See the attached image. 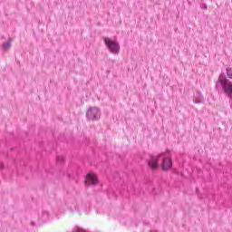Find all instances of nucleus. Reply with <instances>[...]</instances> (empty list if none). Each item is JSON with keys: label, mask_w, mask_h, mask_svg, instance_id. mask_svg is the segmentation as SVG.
I'll list each match as a JSON object with an SVG mask.
<instances>
[{"label": "nucleus", "mask_w": 232, "mask_h": 232, "mask_svg": "<svg viewBox=\"0 0 232 232\" xmlns=\"http://www.w3.org/2000/svg\"><path fill=\"white\" fill-rule=\"evenodd\" d=\"M216 90L220 93L222 92L232 101V82L226 77L224 72H221L216 82Z\"/></svg>", "instance_id": "nucleus-1"}, {"label": "nucleus", "mask_w": 232, "mask_h": 232, "mask_svg": "<svg viewBox=\"0 0 232 232\" xmlns=\"http://www.w3.org/2000/svg\"><path fill=\"white\" fill-rule=\"evenodd\" d=\"M160 160H161L162 162L161 167H162V169L164 170L170 169L171 166H173V161H171V158L164 154H160L159 156L150 157V160H149L150 168H151L152 169H157V168H159Z\"/></svg>", "instance_id": "nucleus-2"}, {"label": "nucleus", "mask_w": 232, "mask_h": 232, "mask_svg": "<svg viewBox=\"0 0 232 232\" xmlns=\"http://www.w3.org/2000/svg\"><path fill=\"white\" fill-rule=\"evenodd\" d=\"M103 41L111 53L119 55V53L121 52V44H119V42L108 37L103 38Z\"/></svg>", "instance_id": "nucleus-3"}, {"label": "nucleus", "mask_w": 232, "mask_h": 232, "mask_svg": "<svg viewBox=\"0 0 232 232\" xmlns=\"http://www.w3.org/2000/svg\"><path fill=\"white\" fill-rule=\"evenodd\" d=\"M86 117L87 121H99L101 119V109L99 107H89Z\"/></svg>", "instance_id": "nucleus-4"}, {"label": "nucleus", "mask_w": 232, "mask_h": 232, "mask_svg": "<svg viewBox=\"0 0 232 232\" xmlns=\"http://www.w3.org/2000/svg\"><path fill=\"white\" fill-rule=\"evenodd\" d=\"M92 184V186H97L99 184V179H97V176L93 173L87 174V177L85 178V184Z\"/></svg>", "instance_id": "nucleus-5"}, {"label": "nucleus", "mask_w": 232, "mask_h": 232, "mask_svg": "<svg viewBox=\"0 0 232 232\" xmlns=\"http://www.w3.org/2000/svg\"><path fill=\"white\" fill-rule=\"evenodd\" d=\"M68 208L71 209V211H76V209H79L77 207V201L75 199H72L67 203Z\"/></svg>", "instance_id": "nucleus-6"}, {"label": "nucleus", "mask_w": 232, "mask_h": 232, "mask_svg": "<svg viewBox=\"0 0 232 232\" xmlns=\"http://www.w3.org/2000/svg\"><path fill=\"white\" fill-rule=\"evenodd\" d=\"M40 219L42 222H48V220H50V213H48L46 210H44L40 216Z\"/></svg>", "instance_id": "nucleus-7"}, {"label": "nucleus", "mask_w": 232, "mask_h": 232, "mask_svg": "<svg viewBox=\"0 0 232 232\" xmlns=\"http://www.w3.org/2000/svg\"><path fill=\"white\" fill-rule=\"evenodd\" d=\"M193 102H195L196 104H200L201 102H204V97L202 96V94H200V92H198V95L194 96Z\"/></svg>", "instance_id": "nucleus-8"}, {"label": "nucleus", "mask_w": 232, "mask_h": 232, "mask_svg": "<svg viewBox=\"0 0 232 232\" xmlns=\"http://www.w3.org/2000/svg\"><path fill=\"white\" fill-rule=\"evenodd\" d=\"M12 47V38H10L7 42L4 43L2 45L3 50H10Z\"/></svg>", "instance_id": "nucleus-9"}, {"label": "nucleus", "mask_w": 232, "mask_h": 232, "mask_svg": "<svg viewBox=\"0 0 232 232\" xmlns=\"http://www.w3.org/2000/svg\"><path fill=\"white\" fill-rule=\"evenodd\" d=\"M226 72H227V75L228 79H232V68L227 67Z\"/></svg>", "instance_id": "nucleus-10"}, {"label": "nucleus", "mask_w": 232, "mask_h": 232, "mask_svg": "<svg viewBox=\"0 0 232 232\" xmlns=\"http://www.w3.org/2000/svg\"><path fill=\"white\" fill-rule=\"evenodd\" d=\"M200 8H202V10H208V5L206 4H203L200 5Z\"/></svg>", "instance_id": "nucleus-11"}, {"label": "nucleus", "mask_w": 232, "mask_h": 232, "mask_svg": "<svg viewBox=\"0 0 232 232\" xmlns=\"http://www.w3.org/2000/svg\"><path fill=\"white\" fill-rule=\"evenodd\" d=\"M64 159L63 157H57V161L58 162H63Z\"/></svg>", "instance_id": "nucleus-12"}, {"label": "nucleus", "mask_w": 232, "mask_h": 232, "mask_svg": "<svg viewBox=\"0 0 232 232\" xmlns=\"http://www.w3.org/2000/svg\"><path fill=\"white\" fill-rule=\"evenodd\" d=\"M4 166L3 162L0 161V169H3Z\"/></svg>", "instance_id": "nucleus-13"}, {"label": "nucleus", "mask_w": 232, "mask_h": 232, "mask_svg": "<svg viewBox=\"0 0 232 232\" xmlns=\"http://www.w3.org/2000/svg\"><path fill=\"white\" fill-rule=\"evenodd\" d=\"M150 232H159V231H157V230H152V231H150Z\"/></svg>", "instance_id": "nucleus-14"}]
</instances>
